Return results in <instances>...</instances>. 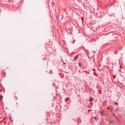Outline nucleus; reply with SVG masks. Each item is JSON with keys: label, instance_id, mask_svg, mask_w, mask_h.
I'll return each instance as SVG.
<instances>
[{"label": "nucleus", "instance_id": "obj_5", "mask_svg": "<svg viewBox=\"0 0 125 125\" xmlns=\"http://www.w3.org/2000/svg\"><path fill=\"white\" fill-rule=\"evenodd\" d=\"M0 100H1V99H2V96H0Z\"/></svg>", "mask_w": 125, "mask_h": 125}, {"label": "nucleus", "instance_id": "obj_3", "mask_svg": "<svg viewBox=\"0 0 125 125\" xmlns=\"http://www.w3.org/2000/svg\"><path fill=\"white\" fill-rule=\"evenodd\" d=\"M65 101L67 102V101H69V98H66L65 99Z\"/></svg>", "mask_w": 125, "mask_h": 125}, {"label": "nucleus", "instance_id": "obj_2", "mask_svg": "<svg viewBox=\"0 0 125 125\" xmlns=\"http://www.w3.org/2000/svg\"><path fill=\"white\" fill-rule=\"evenodd\" d=\"M79 57V56H76L74 57L75 60H76Z\"/></svg>", "mask_w": 125, "mask_h": 125}, {"label": "nucleus", "instance_id": "obj_1", "mask_svg": "<svg viewBox=\"0 0 125 125\" xmlns=\"http://www.w3.org/2000/svg\"><path fill=\"white\" fill-rule=\"evenodd\" d=\"M89 100H90V102H92L93 101V98H90Z\"/></svg>", "mask_w": 125, "mask_h": 125}, {"label": "nucleus", "instance_id": "obj_6", "mask_svg": "<svg viewBox=\"0 0 125 125\" xmlns=\"http://www.w3.org/2000/svg\"><path fill=\"white\" fill-rule=\"evenodd\" d=\"M115 104H116V105H117V104H117V103H115Z\"/></svg>", "mask_w": 125, "mask_h": 125}, {"label": "nucleus", "instance_id": "obj_4", "mask_svg": "<svg viewBox=\"0 0 125 125\" xmlns=\"http://www.w3.org/2000/svg\"><path fill=\"white\" fill-rule=\"evenodd\" d=\"M94 119L95 120V121H97V118H96V117H94Z\"/></svg>", "mask_w": 125, "mask_h": 125}]
</instances>
